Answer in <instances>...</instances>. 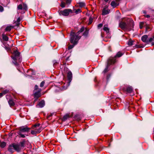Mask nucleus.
Wrapping results in <instances>:
<instances>
[{
	"label": "nucleus",
	"mask_w": 154,
	"mask_h": 154,
	"mask_svg": "<svg viewBox=\"0 0 154 154\" xmlns=\"http://www.w3.org/2000/svg\"><path fill=\"white\" fill-rule=\"evenodd\" d=\"M119 27L124 30L130 31L133 28L134 26L133 21L128 19L127 23L121 21L119 24Z\"/></svg>",
	"instance_id": "1"
},
{
	"label": "nucleus",
	"mask_w": 154,
	"mask_h": 154,
	"mask_svg": "<svg viewBox=\"0 0 154 154\" xmlns=\"http://www.w3.org/2000/svg\"><path fill=\"white\" fill-rule=\"evenodd\" d=\"M81 37V35H79L77 33L71 32L70 35L71 43L73 44H77Z\"/></svg>",
	"instance_id": "2"
},
{
	"label": "nucleus",
	"mask_w": 154,
	"mask_h": 154,
	"mask_svg": "<svg viewBox=\"0 0 154 154\" xmlns=\"http://www.w3.org/2000/svg\"><path fill=\"white\" fill-rule=\"evenodd\" d=\"M14 56L12 57L13 59L14 60L13 62L14 63L17 65V62L18 60L19 62H20L22 61V58L20 56V53L17 51H15L14 52Z\"/></svg>",
	"instance_id": "3"
},
{
	"label": "nucleus",
	"mask_w": 154,
	"mask_h": 154,
	"mask_svg": "<svg viewBox=\"0 0 154 154\" xmlns=\"http://www.w3.org/2000/svg\"><path fill=\"white\" fill-rule=\"evenodd\" d=\"M59 13L60 15L63 16H68L70 14L72 13V10L70 9H66L63 10H60L59 11Z\"/></svg>",
	"instance_id": "4"
},
{
	"label": "nucleus",
	"mask_w": 154,
	"mask_h": 154,
	"mask_svg": "<svg viewBox=\"0 0 154 154\" xmlns=\"http://www.w3.org/2000/svg\"><path fill=\"white\" fill-rule=\"evenodd\" d=\"M115 62V59L114 58H109L107 61V65L103 72L106 73L108 71V67L110 65L114 63Z\"/></svg>",
	"instance_id": "5"
},
{
	"label": "nucleus",
	"mask_w": 154,
	"mask_h": 154,
	"mask_svg": "<svg viewBox=\"0 0 154 154\" xmlns=\"http://www.w3.org/2000/svg\"><path fill=\"white\" fill-rule=\"evenodd\" d=\"M14 144V150L17 152H19L21 151L24 149L22 148L18 144H16L15 143Z\"/></svg>",
	"instance_id": "6"
},
{
	"label": "nucleus",
	"mask_w": 154,
	"mask_h": 154,
	"mask_svg": "<svg viewBox=\"0 0 154 154\" xmlns=\"http://www.w3.org/2000/svg\"><path fill=\"white\" fill-rule=\"evenodd\" d=\"M30 130V128L27 127L22 126L20 128V132H28Z\"/></svg>",
	"instance_id": "7"
},
{
	"label": "nucleus",
	"mask_w": 154,
	"mask_h": 154,
	"mask_svg": "<svg viewBox=\"0 0 154 154\" xmlns=\"http://www.w3.org/2000/svg\"><path fill=\"white\" fill-rule=\"evenodd\" d=\"M34 130L31 131V133L32 135H36L37 134H38L40 132L41 130V128H39L38 129H34Z\"/></svg>",
	"instance_id": "8"
},
{
	"label": "nucleus",
	"mask_w": 154,
	"mask_h": 154,
	"mask_svg": "<svg viewBox=\"0 0 154 154\" xmlns=\"http://www.w3.org/2000/svg\"><path fill=\"white\" fill-rule=\"evenodd\" d=\"M119 0H116V2L114 1L112 2L111 3V6L114 8H115L119 5Z\"/></svg>",
	"instance_id": "9"
},
{
	"label": "nucleus",
	"mask_w": 154,
	"mask_h": 154,
	"mask_svg": "<svg viewBox=\"0 0 154 154\" xmlns=\"http://www.w3.org/2000/svg\"><path fill=\"white\" fill-rule=\"evenodd\" d=\"M141 40L147 44L148 40V36L147 35H144L142 36Z\"/></svg>",
	"instance_id": "10"
},
{
	"label": "nucleus",
	"mask_w": 154,
	"mask_h": 154,
	"mask_svg": "<svg viewBox=\"0 0 154 154\" xmlns=\"http://www.w3.org/2000/svg\"><path fill=\"white\" fill-rule=\"evenodd\" d=\"M72 78V73L71 71H69L67 73V79L68 80L71 82Z\"/></svg>",
	"instance_id": "11"
},
{
	"label": "nucleus",
	"mask_w": 154,
	"mask_h": 154,
	"mask_svg": "<svg viewBox=\"0 0 154 154\" xmlns=\"http://www.w3.org/2000/svg\"><path fill=\"white\" fill-rule=\"evenodd\" d=\"M34 96L35 98H36L35 100V101L41 96V93L39 91L36 92L34 94Z\"/></svg>",
	"instance_id": "12"
},
{
	"label": "nucleus",
	"mask_w": 154,
	"mask_h": 154,
	"mask_svg": "<svg viewBox=\"0 0 154 154\" xmlns=\"http://www.w3.org/2000/svg\"><path fill=\"white\" fill-rule=\"evenodd\" d=\"M110 12V10L109 9H106L105 8L103 9L102 10V14L103 15H105L108 14Z\"/></svg>",
	"instance_id": "13"
},
{
	"label": "nucleus",
	"mask_w": 154,
	"mask_h": 154,
	"mask_svg": "<svg viewBox=\"0 0 154 154\" xmlns=\"http://www.w3.org/2000/svg\"><path fill=\"white\" fill-rule=\"evenodd\" d=\"M13 146L14 144L13 143L12 145H10L8 148V150L12 153L14 152V150Z\"/></svg>",
	"instance_id": "14"
},
{
	"label": "nucleus",
	"mask_w": 154,
	"mask_h": 154,
	"mask_svg": "<svg viewBox=\"0 0 154 154\" xmlns=\"http://www.w3.org/2000/svg\"><path fill=\"white\" fill-rule=\"evenodd\" d=\"M26 142L25 140H23V141L20 142L19 144L24 149L25 144Z\"/></svg>",
	"instance_id": "15"
},
{
	"label": "nucleus",
	"mask_w": 154,
	"mask_h": 154,
	"mask_svg": "<svg viewBox=\"0 0 154 154\" xmlns=\"http://www.w3.org/2000/svg\"><path fill=\"white\" fill-rule=\"evenodd\" d=\"M133 91V89L132 87L128 86L127 87L126 91L128 93H131Z\"/></svg>",
	"instance_id": "16"
},
{
	"label": "nucleus",
	"mask_w": 154,
	"mask_h": 154,
	"mask_svg": "<svg viewBox=\"0 0 154 154\" xmlns=\"http://www.w3.org/2000/svg\"><path fill=\"white\" fill-rule=\"evenodd\" d=\"M45 105V102L43 100H42L40 102L38 105V106L42 108Z\"/></svg>",
	"instance_id": "17"
},
{
	"label": "nucleus",
	"mask_w": 154,
	"mask_h": 154,
	"mask_svg": "<svg viewBox=\"0 0 154 154\" xmlns=\"http://www.w3.org/2000/svg\"><path fill=\"white\" fill-rule=\"evenodd\" d=\"M123 55V54L121 52L119 51L117 53L116 55L115 56V57H110V58H114L116 60L115 57H119L122 56ZM116 60H115V61Z\"/></svg>",
	"instance_id": "18"
},
{
	"label": "nucleus",
	"mask_w": 154,
	"mask_h": 154,
	"mask_svg": "<svg viewBox=\"0 0 154 154\" xmlns=\"http://www.w3.org/2000/svg\"><path fill=\"white\" fill-rule=\"evenodd\" d=\"M13 26H7L5 29V31H10L11 30V29L13 28Z\"/></svg>",
	"instance_id": "19"
},
{
	"label": "nucleus",
	"mask_w": 154,
	"mask_h": 154,
	"mask_svg": "<svg viewBox=\"0 0 154 154\" xmlns=\"http://www.w3.org/2000/svg\"><path fill=\"white\" fill-rule=\"evenodd\" d=\"M8 103L10 106H14L15 105V103L12 99L9 100L8 101Z\"/></svg>",
	"instance_id": "20"
},
{
	"label": "nucleus",
	"mask_w": 154,
	"mask_h": 154,
	"mask_svg": "<svg viewBox=\"0 0 154 154\" xmlns=\"http://www.w3.org/2000/svg\"><path fill=\"white\" fill-rule=\"evenodd\" d=\"M151 26L149 25L146 24V31H149L151 30Z\"/></svg>",
	"instance_id": "21"
},
{
	"label": "nucleus",
	"mask_w": 154,
	"mask_h": 154,
	"mask_svg": "<svg viewBox=\"0 0 154 154\" xmlns=\"http://www.w3.org/2000/svg\"><path fill=\"white\" fill-rule=\"evenodd\" d=\"M2 36L3 39L6 41H7L8 40V37L5 35V34H3L2 35Z\"/></svg>",
	"instance_id": "22"
},
{
	"label": "nucleus",
	"mask_w": 154,
	"mask_h": 154,
	"mask_svg": "<svg viewBox=\"0 0 154 154\" xmlns=\"http://www.w3.org/2000/svg\"><path fill=\"white\" fill-rule=\"evenodd\" d=\"M103 30L104 31H106L107 33H108L109 32V29L106 25L104 26V27L103 28Z\"/></svg>",
	"instance_id": "23"
},
{
	"label": "nucleus",
	"mask_w": 154,
	"mask_h": 154,
	"mask_svg": "<svg viewBox=\"0 0 154 154\" xmlns=\"http://www.w3.org/2000/svg\"><path fill=\"white\" fill-rule=\"evenodd\" d=\"M21 20V19L20 17H19L17 19V20L16 21L15 23L16 24L17 26H19L20 24V22Z\"/></svg>",
	"instance_id": "24"
},
{
	"label": "nucleus",
	"mask_w": 154,
	"mask_h": 154,
	"mask_svg": "<svg viewBox=\"0 0 154 154\" xmlns=\"http://www.w3.org/2000/svg\"><path fill=\"white\" fill-rule=\"evenodd\" d=\"M79 4L80 7L81 8L84 7L85 6V3L84 2H80L79 3Z\"/></svg>",
	"instance_id": "25"
},
{
	"label": "nucleus",
	"mask_w": 154,
	"mask_h": 154,
	"mask_svg": "<svg viewBox=\"0 0 154 154\" xmlns=\"http://www.w3.org/2000/svg\"><path fill=\"white\" fill-rule=\"evenodd\" d=\"M6 145V143L5 142H2L0 143V146L2 148L4 147Z\"/></svg>",
	"instance_id": "26"
},
{
	"label": "nucleus",
	"mask_w": 154,
	"mask_h": 154,
	"mask_svg": "<svg viewBox=\"0 0 154 154\" xmlns=\"http://www.w3.org/2000/svg\"><path fill=\"white\" fill-rule=\"evenodd\" d=\"M134 42L131 40H129L128 42V45L130 46L133 45V43Z\"/></svg>",
	"instance_id": "27"
},
{
	"label": "nucleus",
	"mask_w": 154,
	"mask_h": 154,
	"mask_svg": "<svg viewBox=\"0 0 154 154\" xmlns=\"http://www.w3.org/2000/svg\"><path fill=\"white\" fill-rule=\"evenodd\" d=\"M84 30V27H82L81 28L80 30L78 31L77 33L79 35V34L80 33L83 32Z\"/></svg>",
	"instance_id": "28"
},
{
	"label": "nucleus",
	"mask_w": 154,
	"mask_h": 154,
	"mask_svg": "<svg viewBox=\"0 0 154 154\" xmlns=\"http://www.w3.org/2000/svg\"><path fill=\"white\" fill-rule=\"evenodd\" d=\"M9 91L7 89H5L2 92L3 95H5L6 94L8 93Z\"/></svg>",
	"instance_id": "29"
},
{
	"label": "nucleus",
	"mask_w": 154,
	"mask_h": 154,
	"mask_svg": "<svg viewBox=\"0 0 154 154\" xmlns=\"http://www.w3.org/2000/svg\"><path fill=\"white\" fill-rule=\"evenodd\" d=\"M69 116L68 115H66L64 116L63 117V120H65L67 119L68 118H69Z\"/></svg>",
	"instance_id": "30"
},
{
	"label": "nucleus",
	"mask_w": 154,
	"mask_h": 154,
	"mask_svg": "<svg viewBox=\"0 0 154 154\" xmlns=\"http://www.w3.org/2000/svg\"><path fill=\"white\" fill-rule=\"evenodd\" d=\"M88 30L87 29H86L84 32L83 33V35L84 36H86L88 35Z\"/></svg>",
	"instance_id": "31"
},
{
	"label": "nucleus",
	"mask_w": 154,
	"mask_h": 154,
	"mask_svg": "<svg viewBox=\"0 0 154 154\" xmlns=\"http://www.w3.org/2000/svg\"><path fill=\"white\" fill-rule=\"evenodd\" d=\"M154 41V39L153 38H150L149 39H148L147 44H148L149 43H150Z\"/></svg>",
	"instance_id": "32"
},
{
	"label": "nucleus",
	"mask_w": 154,
	"mask_h": 154,
	"mask_svg": "<svg viewBox=\"0 0 154 154\" xmlns=\"http://www.w3.org/2000/svg\"><path fill=\"white\" fill-rule=\"evenodd\" d=\"M40 125L39 124H35L32 127V128L33 129H36L37 127H39Z\"/></svg>",
	"instance_id": "33"
},
{
	"label": "nucleus",
	"mask_w": 154,
	"mask_h": 154,
	"mask_svg": "<svg viewBox=\"0 0 154 154\" xmlns=\"http://www.w3.org/2000/svg\"><path fill=\"white\" fill-rule=\"evenodd\" d=\"M23 6V10L25 11L27 9V6L26 4H23L22 5Z\"/></svg>",
	"instance_id": "34"
},
{
	"label": "nucleus",
	"mask_w": 154,
	"mask_h": 154,
	"mask_svg": "<svg viewBox=\"0 0 154 154\" xmlns=\"http://www.w3.org/2000/svg\"><path fill=\"white\" fill-rule=\"evenodd\" d=\"M144 24V23L143 22H141L140 23V29H142L143 28Z\"/></svg>",
	"instance_id": "35"
},
{
	"label": "nucleus",
	"mask_w": 154,
	"mask_h": 154,
	"mask_svg": "<svg viewBox=\"0 0 154 154\" xmlns=\"http://www.w3.org/2000/svg\"><path fill=\"white\" fill-rule=\"evenodd\" d=\"M21 133V132L20 131L18 133V134L20 135V137H21L25 138V136L24 134H22Z\"/></svg>",
	"instance_id": "36"
},
{
	"label": "nucleus",
	"mask_w": 154,
	"mask_h": 154,
	"mask_svg": "<svg viewBox=\"0 0 154 154\" xmlns=\"http://www.w3.org/2000/svg\"><path fill=\"white\" fill-rule=\"evenodd\" d=\"M76 44H73L72 45H70L68 47V49H72V48H73L75 46V45H76Z\"/></svg>",
	"instance_id": "37"
},
{
	"label": "nucleus",
	"mask_w": 154,
	"mask_h": 154,
	"mask_svg": "<svg viewBox=\"0 0 154 154\" xmlns=\"http://www.w3.org/2000/svg\"><path fill=\"white\" fill-rule=\"evenodd\" d=\"M60 6L62 8H64L65 6V3L64 2H62Z\"/></svg>",
	"instance_id": "38"
},
{
	"label": "nucleus",
	"mask_w": 154,
	"mask_h": 154,
	"mask_svg": "<svg viewBox=\"0 0 154 154\" xmlns=\"http://www.w3.org/2000/svg\"><path fill=\"white\" fill-rule=\"evenodd\" d=\"M82 12L81 10L80 9H77L75 11V13L77 14L79 13H80Z\"/></svg>",
	"instance_id": "39"
},
{
	"label": "nucleus",
	"mask_w": 154,
	"mask_h": 154,
	"mask_svg": "<svg viewBox=\"0 0 154 154\" xmlns=\"http://www.w3.org/2000/svg\"><path fill=\"white\" fill-rule=\"evenodd\" d=\"M17 8L19 10H21L23 8V6L22 5L20 4L18 6Z\"/></svg>",
	"instance_id": "40"
},
{
	"label": "nucleus",
	"mask_w": 154,
	"mask_h": 154,
	"mask_svg": "<svg viewBox=\"0 0 154 154\" xmlns=\"http://www.w3.org/2000/svg\"><path fill=\"white\" fill-rule=\"evenodd\" d=\"M45 83V81H43L40 84V87H43L44 86Z\"/></svg>",
	"instance_id": "41"
},
{
	"label": "nucleus",
	"mask_w": 154,
	"mask_h": 154,
	"mask_svg": "<svg viewBox=\"0 0 154 154\" xmlns=\"http://www.w3.org/2000/svg\"><path fill=\"white\" fill-rule=\"evenodd\" d=\"M71 2V0H66V4H69Z\"/></svg>",
	"instance_id": "42"
},
{
	"label": "nucleus",
	"mask_w": 154,
	"mask_h": 154,
	"mask_svg": "<svg viewBox=\"0 0 154 154\" xmlns=\"http://www.w3.org/2000/svg\"><path fill=\"white\" fill-rule=\"evenodd\" d=\"M4 10V8L3 7L1 6H0V11L2 12Z\"/></svg>",
	"instance_id": "43"
},
{
	"label": "nucleus",
	"mask_w": 154,
	"mask_h": 154,
	"mask_svg": "<svg viewBox=\"0 0 154 154\" xmlns=\"http://www.w3.org/2000/svg\"><path fill=\"white\" fill-rule=\"evenodd\" d=\"M103 26V24L101 23H100L98 25V29L100 28L101 27Z\"/></svg>",
	"instance_id": "44"
},
{
	"label": "nucleus",
	"mask_w": 154,
	"mask_h": 154,
	"mask_svg": "<svg viewBox=\"0 0 154 154\" xmlns=\"http://www.w3.org/2000/svg\"><path fill=\"white\" fill-rule=\"evenodd\" d=\"M38 89V86L37 85H35V90H37Z\"/></svg>",
	"instance_id": "45"
},
{
	"label": "nucleus",
	"mask_w": 154,
	"mask_h": 154,
	"mask_svg": "<svg viewBox=\"0 0 154 154\" xmlns=\"http://www.w3.org/2000/svg\"><path fill=\"white\" fill-rule=\"evenodd\" d=\"M90 21H89V23L90 24L92 22V19H91L90 18Z\"/></svg>",
	"instance_id": "46"
},
{
	"label": "nucleus",
	"mask_w": 154,
	"mask_h": 154,
	"mask_svg": "<svg viewBox=\"0 0 154 154\" xmlns=\"http://www.w3.org/2000/svg\"><path fill=\"white\" fill-rule=\"evenodd\" d=\"M3 95L2 93H0V98L2 97L3 96Z\"/></svg>",
	"instance_id": "47"
},
{
	"label": "nucleus",
	"mask_w": 154,
	"mask_h": 154,
	"mask_svg": "<svg viewBox=\"0 0 154 154\" xmlns=\"http://www.w3.org/2000/svg\"><path fill=\"white\" fill-rule=\"evenodd\" d=\"M146 17L147 18H149L150 17V16L149 15H147L146 16Z\"/></svg>",
	"instance_id": "48"
},
{
	"label": "nucleus",
	"mask_w": 154,
	"mask_h": 154,
	"mask_svg": "<svg viewBox=\"0 0 154 154\" xmlns=\"http://www.w3.org/2000/svg\"><path fill=\"white\" fill-rule=\"evenodd\" d=\"M38 90V91H39V92L40 93L41 91H42V89L41 88H39Z\"/></svg>",
	"instance_id": "49"
},
{
	"label": "nucleus",
	"mask_w": 154,
	"mask_h": 154,
	"mask_svg": "<svg viewBox=\"0 0 154 154\" xmlns=\"http://www.w3.org/2000/svg\"><path fill=\"white\" fill-rule=\"evenodd\" d=\"M53 62H54V65L55 64V63H57V62H56V61H53Z\"/></svg>",
	"instance_id": "50"
},
{
	"label": "nucleus",
	"mask_w": 154,
	"mask_h": 154,
	"mask_svg": "<svg viewBox=\"0 0 154 154\" xmlns=\"http://www.w3.org/2000/svg\"><path fill=\"white\" fill-rule=\"evenodd\" d=\"M106 2H107L109 0H104Z\"/></svg>",
	"instance_id": "51"
},
{
	"label": "nucleus",
	"mask_w": 154,
	"mask_h": 154,
	"mask_svg": "<svg viewBox=\"0 0 154 154\" xmlns=\"http://www.w3.org/2000/svg\"><path fill=\"white\" fill-rule=\"evenodd\" d=\"M51 116H52V115L51 114H50V115H49L48 116V117H51Z\"/></svg>",
	"instance_id": "52"
},
{
	"label": "nucleus",
	"mask_w": 154,
	"mask_h": 154,
	"mask_svg": "<svg viewBox=\"0 0 154 154\" xmlns=\"http://www.w3.org/2000/svg\"><path fill=\"white\" fill-rule=\"evenodd\" d=\"M116 12H117L118 13H119V15L120 14V13H119L118 11H117Z\"/></svg>",
	"instance_id": "53"
},
{
	"label": "nucleus",
	"mask_w": 154,
	"mask_h": 154,
	"mask_svg": "<svg viewBox=\"0 0 154 154\" xmlns=\"http://www.w3.org/2000/svg\"><path fill=\"white\" fill-rule=\"evenodd\" d=\"M152 45H154V43H152Z\"/></svg>",
	"instance_id": "54"
},
{
	"label": "nucleus",
	"mask_w": 154,
	"mask_h": 154,
	"mask_svg": "<svg viewBox=\"0 0 154 154\" xmlns=\"http://www.w3.org/2000/svg\"><path fill=\"white\" fill-rule=\"evenodd\" d=\"M153 38H154V35L153 36Z\"/></svg>",
	"instance_id": "55"
},
{
	"label": "nucleus",
	"mask_w": 154,
	"mask_h": 154,
	"mask_svg": "<svg viewBox=\"0 0 154 154\" xmlns=\"http://www.w3.org/2000/svg\"><path fill=\"white\" fill-rule=\"evenodd\" d=\"M8 96V95H6V97H7Z\"/></svg>",
	"instance_id": "56"
},
{
	"label": "nucleus",
	"mask_w": 154,
	"mask_h": 154,
	"mask_svg": "<svg viewBox=\"0 0 154 154\" xmlns=\"http://www.w3.org/2000/svg\"><path fill=\"white\" fill-rule=\"evenodd\" d=\"M153 130H154L153 132H154V127Z\"/></svg>",
	"instance_id": "57"
}]
</instances>
